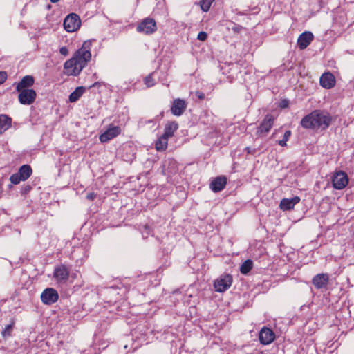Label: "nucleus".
I'll return each mask as SVG.
<instances>
[{"instance_id": "20e7f679", "label": "nucleus", "mask_w": 354, "mask_h": 354, "mask_svg": "<svg viewBox=\"0 0 354 354\" xmlns=\"http://www.w3.org/2000/svg\"><path fill=\"white\" fill-rule=\"evenodd\" d=\"M348 183L347 174L342 171L335 172L332 177V184L336 189H344Z\"/></svg>"}, {"instance_id": "aec40b11", "label": "nucleus", "mask_w": 354, "mask_h": 354, "mask_svg": "<svg viewBox=\"0 0 354 354\" xmlns=\"http://www.w3.org/2000/svg\"><path fill=\"white\" fill-rule=\"evenodd\" d=\"M64 68L71 71V74L77 75L79 74L80 71H79V68L77 65V62L75 59L73 57L71 59L67 60L64 63Z\"/></svg>"}, {"instance_id": "c9c22d12", "label": "nucleus", "mask_w": 354, "mask_h": 354, "mask_svg": "<svg viewBox=\"0 0 354 354\" xmlns=\"http://www.w3.org/2000/svg\"><path fill=\"white\" fill-rule=\"evenodd\" d=\"M242 29V26L239 25H235L234 27L232 28V30L234 32H239Z\"/></svg>"}, {"instance_id": "bb28decb", "label": "nucleus", "mask_w": 354, "mask_h": 354, "mask_svg": "<svg viewBox=\"0 0 354 354\" xmlns=\"http://www.w3.org/2000/svg\"><path fill=\"white\" fill-rule=\"evenodd\" d=\"M213 2L210 0H201L200 1L201 8L203 12H207Z\"/></svg>"}, {"instance_id": "4be33fe9", "label": "nucleus", "mask_w": 354, "mask_h": 354, "mask_svg": "<svg viewBox=\"0 0 354 354\" xmlns=\"http://www.w3.org/2000/svg\"><path fill=\"white\" fill-rule=\"evenodd\" d=\"M178 129V124L176 122H168L165 127L164 135L168 138L174 136V132Z\"/></svg>"}, {"instance_id": "5701e85b", "label": "nucleus", "mask_w": 354, "mask_h": 354, "mask_svg": "<svg viewBox=\"0 0 354 354\" xmlns=\"http://www.w3.org/2000/svg\"><path fill=\"white\" fill-rule=\"evenodd\" d=\"M32 170L30 165H22L17 172L19 176L22 178V180H27L32 174Z\"/></svg>"}, {"instance_id": "7ed1b4c3", "label": "nucleus", "mask_w": 354, "mask_h": 354, "mask_svg": "<svg viewBox=\"0 0 354 354\" xmlns=\"http://www.w3.org/2000/svg\"><path fill=\"white\" fill-rule=\"evenodd\" d=\"M81 25L80 17L75 13L68 15L64 21V29L68 32L77 30Z\"/></svg>"}, {"instance_id": "0eeeda50", "label": "nucleus", "mask_w": 354, "mask_h": 354, "mask_svg": "<svg viewBox=\"0 0 354 354\" xmlns=\"http://www.w3.org/2000/svg\"><path fill=\"white\" fill-rule=\"evenodd\" d=\"M17 92L19 93V102L24 105H30L35 102L37 97V93L33 89L21 90Z\"/></svg>"}, {"instance_id": "cd10ccee", "label": "nucleus", "mask_w": 354, "mask_h": 354, "mask_svg": "<svg viewBox=\"0 0 354 354\" xmlns=\"http://www.w3.org/2000/svg\"><path fill=\"white\" fill-rule=\"evenodd\" d=\"M290 136H291V131L290 130L286 131L284 133V135H283V139L279 140L278 144L281 147L286 146V142L288 140Z\"/></svg>"}, {"instance_id": "f8f14e48", "label": "nucleus", "mask_w": 354, "mask_h": 354, "mask_svg": "<svg viewBox=\"0 0 354 354\" xmlns=\"http://www.w3.org/2000/svg\"><path fill=\"white\" fill-rule=\"evenodd\" d=\"M274 124V117L271 115H266L264 120L262 121L258 129L257 133L259 136H261L263 134H266L269 132L270 129L272 127Z\"/></svg>"}, {"instance_id": "7c9ffc66", "label": "nucleus", "mask_w": 354, "mask_h": 354, "mask_svg": "<svg viewBox=\"0 0 354 354\" xmlns=\"http://www.w3.org/2000/svg\"><path fill=\"white\" fill-rule=\"evenodd\" d=\"M145 84L147 87H151L155 85V80L152 77V74L147 75L144 80Z\"/></svg>"}, {"instance_id": "a878e982", "label": "nucleus", "mask_w": 354, "mask_h": 354, "mask_svg": "<svg viewBox=\"0 0 354 354\" xmlns=\"http://www.w3.org/2000/svg\"><path fill=\"white\" fill-rule=\"evenodd\" d=\"M253 262L250 259L245 261L240 267V272L243 274H248L252 268Z\"/></svg>"}, {"instance_id": "e433bc0d", "label": "nucleus", "mask_w": 354, "mask_h": 354, "mask_svg": "<svg viewBox=\"0 0 354 354\" xmlns=\"http://www.w3.org/2000/svg\"><path fill=\"white\" fill-rule=\"evenodd\" d=\"M196 95L200 100H203L205 98V94L203 92H201V91H196Z\"/></svg>"}, {"instance_id": "39448f33", "label": "nucleus", "mask_w": 354, "mask_h": 354, "mask_svg": "<svg viewBox=\"0 0 354 354\" xmlns=\"http://www.w3.org/2000/svg\"><path fill=\"white\" fill-rule=\"evenodd\" d=\"M59 299V294L56 290L53 288H46L41 294V301L46 305H52Z\"/></svg>"}, {"instance_id": "1a4fd4ad", "label": "nucleus", "mask_w": 354, "mask_h": 354, "mask_svg": "<svg viewBox=\"0 0 354 354\" xmlns=\"http://www.w3.org/2000/svg\"><path fill=\"white\" fill-rule=\"evenodd\" d=\"M136 29L139 32L151 34L156 30V21L151 18H146L137 26Z\"/></svg>"}, {"instance_id": "f03ea898", "label": "nucleus", "mask_w": 354, "mask_h": 354, "mask_svg": "<svg viewBox=\"0 0 354 354\" xmlns=\"http://www.w3.org/2000/svg\"><path fill=\"white\" fill-rule=\"evenodd\" d=\"M90 46V41H84L82 46L75 52L73 56L77 62L79 71H81L86 66L91 58Z\"/></svg>"}, {"instance_id": "9d476101", "label": "nucleus", "mask_w": 354, "mask_h": 354, "mask_svg": "<svg viewBox=\"0 0 354 354\" xmlns=\"http://www.w3.org/2000/svg\"><path fill=\"white\" fill-rule=\"evenodd\" d=\"M259 339L262 344L268 345L274 340L275 334L270 328L263 327L259 332Z\"/></svg>"}, {"instance_id": "b1692460", "label": "nucleus", "mask_w": 354, "mask_h": 354, "mask_svg": "<svg viewBox=\"0 0 354 354\" xmlns=\"http://www.w3.org/2000/svg\"><path fill=\"white\" fill-rule=\"evenodd\" d=\"M169 138L162 134L156 142V149L158 151H164L168 145Z\"/></svg>"}, {"instance_id": "f257e3e1", "label": "nucleus", "mask_w": 354, "mask_h": 354, "mask_svg": "<svg viewBox=\"0 0 354 354\" xmlns=\"http://www.w3.org/2000/svg\"><path fill=\"white\" fill-rule=\"evenodd\" d=\"M331 122V117L327 112L315 110L303 118L301 125L305 129H327Z\"/></svg>"}, {"instance_id": "4c0bfd02", "label": "nucleus", "mask_w": 354, "mask_h": 354, "mask_svg": "<svg viewBox=\"0 0 354 354\" xmlns=\"http://www.w3.org/2000/svg\"><path fill=\"white\" fill-rule=\"evenodd\" d=\"M288 106V101L285 100H282L280 104V107L281 108H286Z\"/></svg>"}, {"instance_id": "2f4dec72", "label": "nucleus", "mask_w": 354, "mask_h": 354, "mask_svg": "<svg viewBox=\"0 0 354 354\" xmlns=\"http://www.w3.org/2000/svg\"><path fill=\"white\" fill-rule=\"evenodd\" d=\"M207 37V33L201 31L198 33L197 39L200 41H203L206 40Z\"/></svg>"}, {"instance_id": "393cba45", "label": "nucleus", "mask_w": 354, "mask_h": 354, "mask_svg": "<svg viewBox=\"0 0 354 354\" xmlns=\"http://www.w3.org/2000/svg\"><path fill=\"white\" fill-rule=\"evenodd\" d=\"M85 91V88L83 86H79L72 92L69 95V101L71 102H75L79 100V98L83 95Z\"/></svg>"}, {"instance_id": "9b49d317", "label": "nucleus", "mask_w": 354, "mask_h": 354, "mask_svg": "<svg viewBox=\"0 0 354 354\" xmlns=\"http://www.w3.org/2000/svg\"><path fill=\"white\" fill-rule=\"evenodd\" d=\"M121 132V129L118 126L110 125L106 131L100 136L101 142H106L109 140L118 136Z\"/></svg>"}, {"instance_id": "6ab92c4d", "label": "nucleus", "mask_w": 354, "mask_h": 354, "mask_svg": "<svg viewBox=\"0 0 354 354\" xmlns=\"http://www.w3.org/2000/svg\"><path fill=\"white\" fill-rule=\"evenodd\" d=\"M299 201L300 198L298 196H295L292 198H283L280 202L279 207L283 211L290 210Z\"/></svg>"}, {"instance_id": "a211bd4d", "label": "nucleus", "mask_w": 354, "mask_h": 354, "mask_svg": "<svg viewBox=\"0 0 354 354\" xmlns=\"http://www.w3.org/2000/svg\"><path fill=\"white\" fill-rule=\"evenodd\" d=\"M227 183V178L225 176L215 178L210 184V188L214 192H221L224 189Z\"/></svg>"}, {"instance_id": "ddd939ff", "label": "nucleus", "mask_w": 354, "mask_h": 354, "mask_svg": "<svg viewBox=\"0 0 354 354\" xmlns=\"http://www.w3.org/2000/svg\"><path fill=\"white\" fill-rule=\"evenodd\" d=\"M187 108V103L184 100L175 99L171 107V111L173 115L176 116L181 115Z\"/></svg>"}, {"instance_id": "423d86ee", "label": "nucleus", "mask_w": 354, "mask_h": 354, "mask_svg": "<svg viewBox=\"0 0 354 354\" xmlns=\"http://www.w3.org/2000/svg\"><path fill=\"white\" fill-rule=\"evenodd\" d=\"M232 283V277L230 274H225L217 279L214 283L216 291L221 292L227 290Z\"/></svg>"}, {"instance_id": "2eb2a0df", "label": "nucleus", "mask_w": 354, "mask_h": 354, "mask_svg": "<svg viewBox=\"0 0 354 354\" xmlns=\"http://www.w3.org/2000/svg\"><path fill=\"white\" fill-rule=\"evenodd\" d=\"M34 82L35 80L32 76L26 75L17 84L16 91L30 90L31 88H30V87L34 84Z\"/></svg>"}, {"instance_id": "dca6fc26", "label": "nucleus", "mask_w": 354, "mask_h": 354, "mask_svg": "<svg viewBox=\"0 0 354 354\" xmlns=\"http://www.w3.org/2000/svg\"><path fill=\"white\" fill-rule=\"evenodd\" d=\"M313 35L310 32H304L299 36L297 44L300 49H305L313 41Z\"/></svg>"}, {"instance_id": "c85d7f7f", "label": "nucleus", "mask_w": 354, "mask_h": 354, "mask_svg": "<svg viewBox=\"0 0 354 354\" xmlns=\"http://www.w3.org/2000/svg\"><path fill=\"white\" fill-rule=\"evenodd\" d=\"M13 326H14V323H12L10 324L7 325L5 327L4 330L2 331V335L4 338H6V337L10 336L11 332L13 328Z\"/></svg>"}, {"instance_id": "4468645a", "label": "nucleus", "mask_w": 354, "mask_h": 354, "mask_svg": "<svg viewBox=\"0 0 354 354\" xmlns=\"http://www.w3.org/2000/svg\"><path fill=\"white\" fill-rule=\"evenodd\" d=\"M329 281V277L328 274H317L312 279V283L317 289H321L325 288Z\"/></svg>"}, {"instance_id": "473e14b6", "label": "nucleus", "mask_w": 354, "mask_h": 354, "mask_svg": "<svg viewBox=\"0 0 354 354\" xmlns=\"http://www.w3.org/2000/svg\"><path fill=\"white\" fill-rule=\"evenodd\" d=\"M7 79V73L5 71H0V84H3Z\"/></svg>"}, {"instance_id": "c756f323", "label": "nucleus", "mask_w": 354, "mask_h": 354, "mask_svg": "<svg viewBox=\"0 0 354 354\" xmlns=\"http://www.w3.org/2000/svg\"><path fill=\"white\" fill-rule=\"evenodd\" d=\"M10 182L14 185L19 184L22 180V178L19 176L18 173L13 174L10 177Z\"/></svg>"}, {"instance_id": "412c9836", "label": "nucleus", "mask_w": 354, "mask_h": 354, "mask_svg": "<svg viewBox=\"0 0 354 354\" xmlns=\"http://www.w3.org/2000/svg\"><path fill=\"white\" fill-rule=\"evenodd\" d=\"M12 120L6 115H0V135L8 129L11 126Z\"/></svg>"}, {"instance_id": "6e6552de", "label": "nucleus", "mask_w": 354, "mask_h": 354, "mask_svg": "<svg viewBox=\"0 0 354 354\" xmlns=\"http://www.w3.org/2000/svg\"><path fill=\"white\" fill-rule=\"evenodd\" d=\"M70 270L64 265L57 266L53 272V276L55 280L59 283H65L69 277Z\"/></svg>"}, {"instance_id": "f704fd0d", "label": "nucleus", "mask_w": 354, "mask_h": 354, "mask_svg": "<svg viewBox=\"0 0 354 354\" xmlns=\"http://www.w3.org/2000/svg\"><path fill=\"white\" fill-rule=\"evenodd\" d=\"M96 197V194L93 192H91L86 194V198L89 201H93Z\"/></svg>"}, {"instance_id": "f3484780", "label": "nucleus", "mask_w": 354, "mask_h": 354, "mask_svg": "<svg viewBox=\"0 0 354 354\" xmlns=\"http://www.w3.org/2000/svg\"><path fill=\"white\" fill-rule=\"evenodd\" d=\"M335 84V77L331 73H325L320 77V85L325 88H330Z\"/></svg>"}, {"instance_id": "72a5a7b5", "label": "nucleus", "mask_w": 354, "mask_h": 354, "mask_svg": "<svg viewBox=\"0 0 354 354\" xmlns=\"http://www.w3.org/2000/svg\"><path fill=\"white\" fill-rule=\"evenodd\" d=\"M59 53L64 56H66L68 54V48L66 46H62L59 49Z\"/></svg>"}]
</instances>
